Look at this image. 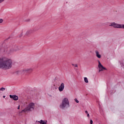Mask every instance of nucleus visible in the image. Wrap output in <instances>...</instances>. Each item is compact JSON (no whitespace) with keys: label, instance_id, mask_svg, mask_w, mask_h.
Returning a JSON list of instances; mask_svg holds the SVG:
<instances>
[{"label":"nucleus","instance_id":"obj_1","mask_svg":"<svg viewBox=\"0 0 124 124\" xmlns=\"http://www.w3.org/2000/svg\"><path fill=\"white\" fill-rule=\"evenodd\" d=\"M13 62L11 59L6 57L0 58V69H4V70H8L12 67Z\"/></svg>","mask_w":124,"mask_h":124},{"label":"nucleus","instance_id":"obj_2","mask_svg":"<svg viewBox=\"0 0 124 124\" xmlns=\"http://www.w3.org/2000/svg\"><path fill=\"white\" fill-rule=\"evenodd\" d=\"M70 106L69 105V101H68V99L67 98H64L62 100V104L60 105V108L61 109H64L65 107L68 108Z\"/></svg>","mask_w":124,"mask_h":124},{"label":"nucleus","instance_id":"obj_3","mask_svg":"<svg viewBox=\"0 0 124 124\" xmlns=\"http://www.w3.org/2000/svg\"><path fill=\"white\" fill-rule=\"evenodd\" d=\"M34 109V103H31L29 104L27 107H26L24 109L22 110V112H28L29 111H31V110H33Z\"/></svg>","mask_w":124,"mask_h":124},{"label":"nucleus","instance_id":"obj_4","mask_svg":"<svg viewBox=\"0 0 124 124\" xmlns=\"http://www.w3.org/2000/svg\"><path fill=\"white\" fill-rule=\"evenodd\" d=\"M109 27H113L115 29H124V24H119L115 22H112L110 24Z\"/></svg>","mask_w":124,"mask_h":124},{"label":"nucleus","instance_id":"obj_5","mask_svg":"<svg viewBox=\"0 0 124 124\" xmlns=\"http://www.w3.org/2000/svg\"><path fill=\"white\" fill-rule=\"evenodd\" d=\"M32 71H33V69L32 68H29L23 70L22 73L23 74H31Z\"/></svg>","mask_w":124,"mask_h":124},{"label":"nucleus","instance_id":"obj_6","mask_svg":"<svg viewBox=\"0 0 124 124\" xmlns=\"http://www.w3.org/2000/svg\"><path fill=\"white\" fill-rule=\"evenodd\" d=\"M98 67L99 68V72H100L101 71H103V70H107V69L106 68L103 66L102 64H101V63L100 62V61H98Z\"/></svg>","mask_w":124,"mask_h":124},{"label":"nucleus","instance_id":"obj_7","mask_svg":"<svg viewBox=\"0 0 124 124\" xmlns=\"http://www.w3.org/2000/svg\"><path fill=\"white\" fill-rule=\"evenodd\" d=\"M20 50V47L19 46H17L15 49H12L9 51V54H12L14 53V52H16L17 51H19Z\"/></svg>","mask_w":124,"mask_h":124},{"label":"nucleus","instance_id":"obj_8","mask_svg":"<svg viewBox=\"0 0 124 124\" xmlns=\"http://www.w3.org/2000/svg\"><path fill=\"white\" fill-rule=\"evenodd\" d=\"M58 89L59 92H62L64 90V83H62Z\"/></svg>","mask_w":124,"mask_h":124},{"label":"nucleus","instance_id":"obj_9","mask_svg":"<svg viewBox=\"0 0 124 124\" xmlns=\"http://www.w3.org/2000/svg\"><path fill=\"white\" fill-rule=\"evenodd\" d=\"M37 30L36 29H33V30H31L27 31L26 33L25 34L26 35H29V34H31V33H33L34 31H36Z\"/></svg>","mask_w":124,"mask_h":124},{"label":"nucleus","instance_id":"obj_10","mask_svg":"<svg viewBox=\"0 0 124 124\" xmlns=\"http://www.w3.org/2000/svg\"><path fill=\"white\" fill-rule=\"evenodd\" d=\"M37 30L36 29H33V30H31L27 31L26 33L25 34L26 35H29V34H31V33H33L34 31H36Z\"/></svg>","mask_w":124,"mask_h":124},{"label":"nucleus","instance_id":"obj_11","mask_svg":"<svg viewBox=\"0 0 124 124\" xmlns=\"http://www.w3.org/2000/svg\"><path fill=\"white\" fill-rule=\"evenodd\" d=\"M10 98H12L14 100H18L19 97L16 95H10Z\"/></svg>","mask_w":124,"mask_h":124},{"label":"nucleus","instance_id":"obj_12","mask_svg":"<svg viewBox=\"0 0 124 124\" xmlns=\"http://www.w3.org/2000/svg\"><path fill=\"white\" fill-rule=\"evenodd\" d=\"M95 54L97 58H98V59H100V58H101V55L99 54V52H98V51L96 50Z\"/></svg>","mask_w":124,"mask_h":124},{"label":"nucleus","instance_id":"obj_13","mask_svg":"<svg viewBox=\"0 0 124 124\" xmlns=\"http://www.w3.org/2000/svg\"><path fill=\"white\" fill-rule=\"evenodd\" d=\"M38 123H40L41 124H47V121H44L42 120H41L40 121H38Z\"/></svg>","mask_w":124,"mask_h":124},{"label":"nucleus","instance_id":"obj_14","mask_svg":"<svg viewBox=\"0 0 124 124\" xmlns=\"http://www.w3.org/2000/svg\"><path fill=\"white\" fill-rule=\"evenodd\" d=\"M84 82H85V83H89V80H88V78H84Z\"/></svg>","mask_w":124,"mask_h":124},{"label":"nucleus","instance_id":"obj_15","mask_svg":"<svg viewBox=\"0 0 124 124\" xmlns=\"http://www.w3.org/2000/svg\"><path fill=\"white\" fill-rule=\"evenodd\" d=\"M0 91L3 92V91H5V88L2 87V88H0Z\"/></svg>","mask_w":124,"mask_h":124},{"label":"nucleus","instance_id":"obj_16","mask_svg":"<svg viewBox=\"0 0 124 124\" xmlns=\"http://www.w3.org/2000/svg\"><path fill=\"white\" fill-rule=\"evenodd\" d=\"M72 65L73 66H75V67H78V65L77 64H72Z\"/></svg>","mask_w":124,"mask_h":124},{"label":"nucleus","instance_id":"obj_17","mask_svg":"<svg viewBox=\"0 0 124 124\" xmlns=\"http://www.w3.org/2000/svg\"><path fill=\"white\" fill-rule=\"evenodd\" d=\"M75 101L76 102H77V103H79V101L77 98L75 99Z\"/></svg>","mask_w":124,"mask_h":124},{"label":"nucleus","instance_id":"obj_18","mask_svg":"<svg viewBox=\"0 0 124 124\" xmlns=\"http://www.w3.org/2000/svg\"><path fill=\"white\" fill-rule=\"evenodd\" d=\"M2 22H3V19H0V24H1V23H2Z\"/></svg>","mask_w":124,"mask_h":124},{"label":"nucleus","instance_id":"obj_19","mask_svg":"<svg viewBox=\"0 0 124 124\" xmlns=\"http://www.w3.org/2000/svg\"><path fill=\"white\" fill-rule=\"evenodd\" d=\"M90 124H93V121L92 120H90Z\"/></svg>","mask_w":124,"mask_h":124},{"label":"nucleus","instance_id":"obj_20","mask_svg":"<svg viewBox=\"0 0 124 124\" xmlns=\"http://www.w3.org/2000/svg\"><path fill=\"white\" fill-rule=\"evenodd\" d=\"M5 0H0V3H1V2H3Z\"/></svg>","mask_w":124,"mask_h":124},{"label":"nucleus","instance_id":"obj_21","mask_svg":"<svg viewBox=\"0 0 124 124\" xmlns=\"http://www.w3.org/2000/svg\"><path fill=\"white\" fill-rule=\"evenodd\" d=\"M87 117L88 118H90V114L87 113Z\"/></svg>","mask_w":124,"mask_h":124},{"label":"nucleus","instance_id":"obj_22","mask_svg":"<svg viewBox=\"0 0 124 124\" xmlns=\"http://www.w3.org/2000/svg\"><path fill=\"white\" fill-rule=\"evenodd\" d=\"M21 36H23V34L22 33L19 35V37H21Z\"/></svg>","mask_w":124,"mask_h":124},{"label":"nucleus","instance_id":"obj_23","mask_svg":"<svg viewBox=\"0 0 124 124\" xmlns=\"http://www.w3.org/2000/svg\"><path fill=\"white\" fill-rule=\"evenodd\" d=\"M85 113L86 114H89V113L88 112V111L87 110L85 111Z\"/></svg>","mask_w":124,"mask_h":124},{"label":"nucleus","instance_id":"obj_24","mask_svg":"<svg viewBox=\"0 0 124 124\" xmlns=\"http://www.w3.org/2000/svg\"><path fill=\"white\" fill-rule=\"evenodd\" d=\"M26 21H27V22H30V19H28V20H27Z\"/></svg>","mask_w":124,"mask_h":124},{"label":"nucleus","instance_id":"obj_25","mask_svg":"<svg viewBox=\"0 0 124 124\" xmlns=\"http://www.w3.org/2000/svg\"><path fill=\"white\" fill-rule=\"evenodd\" d=\"M17 109H20V106H18Z\"/></svg>","mask_w":124,"mask_h":124},{"label":"nucleus","instance_id":"obj_26","mask_svg":"<svg viewBox=\"0 0 124 124\" xmlns=\"http://www.w3.org/2000/svg\"><path fill=\"white\" fill-rule=\"evenodd\" d=\"M3 98H5V96H3Z\"/></svg>","mask_w":124,"mask_h":124},{"label":"nucleus","instance_id":"obj_27","mask_svg":"<svg viewBox=\"0 0 124 124\" xmlns=\"http://www.w3.org/2000/svg\"><path fill=\"white\" fill-rule=\"evenodd\" d=\"M123 64H121V65H123Z\"/></svg>","mask_w":124,"mask_h":124}]
</instances>
